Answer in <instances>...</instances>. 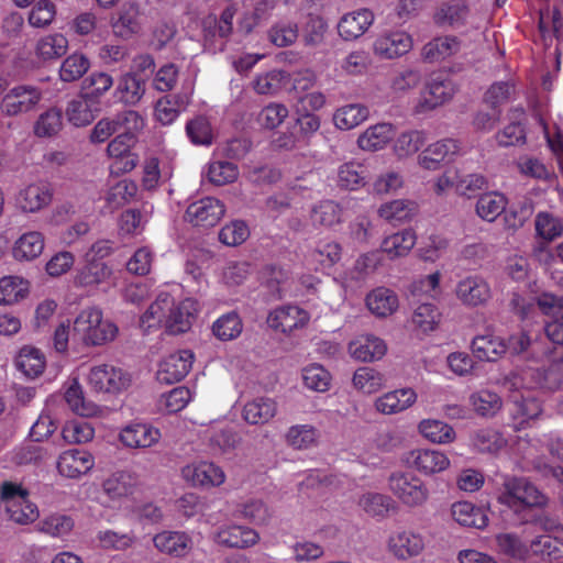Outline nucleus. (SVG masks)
I'll use <instances>...</instances> for the list:
<instances>
[{
    "mask_svg": "<svg viewBox=\"0 0 563 563\" xmlns=\"http://www.w3.org/2000/svg\"><path fill=\"white\" fill-rule=\"evenodd\" d=\"M118 333V325L104 318L99 307L89 306L77 313L71 328L69 322L58 324L54 332V346L60 353L67 350L69 342L98 347L112 342Z\"/></svg>",
    "mask_w": 563,
    "mask_h": 563,
    "instance_id": "obj_1",
    "label": "nucleus"
},
{
    "mask_svg": "<svg viewBox=\"0 0 563 563\" xmlns=\"http://www.w3.org/2000/svg\"><path fill=\"white\" fill-rule=\"evenodd\" d=\"M198 310L197 301L186 298L176 302L168 291H161L155 301L141 316L140 327L144 332L165 328L168 333L186 332Z\"/></svg>",
    "mask_w": 563,
    "mask_h": 563,
    "instance_id": "obj_2",
    "label": "nucleus"
},
{
    "mask_svg": "<svg viewBox=\"0 0 563 563\" xmlns=\"http://www.w3.org/2000/svg\"><path fill=\"white\" fill-rule=\"evenodd\" d=\"M504 386L510 393L512 428L520 431L542 412L540 401L531 391L542 386V375L532 368L512 372L505 378Z\"/></svg>",
    "mask_w": 563,
    "mask_h": 563,
    "instance_id": "obj_3",
    "label": "nucleus"
},
{
    "mask_svg": "<svg viewBox=\"0 0 563 563\" xmlns=\"http://www.w3.org/2000/svg\"><path fill=\"white\" fill-rule=\"evenodd\" d=\"M498 503L515 511L528 508L543 507L547 496L528 478L506 476L497 496Z\"/></svg>",
    "mask_w": 563,
    "mask_h": 563,
    "instance_id": "obj_4",
    "label": "nucleus"
},
{
    "mask_svg": "<svg viewBox=\"0 0 563 563\" xmlns=\"http://www.w3.org/2000/svg\"><path fill=\"white\" fill-rule=\"evenodd\" d=\"M388 488L399 503L409 509L424 507L430 498L428 485L410 472H393L388 477Z\"/></svg>",
    "mask_w": 563,
    "mask_h": 563,
    "instance_id": "obj_5",
    "label": "nucleus"
},
{
    "mask_svg": "<svg viewBox=\"0 0 563 563\" xmlns=\"http://www.w3.org/2000/svg\"><path fill=\"white\" fill-rule=\"evenodd\" d=\"M426 547V537L412 528L398 527L391 530L386 539L387 553L399 562L420 556Z\"/></svg>",
    "mask_w": 563,
    "mask_h": 563,
    "instance_id": "obj_6",
    "label": "nucleus"
},
{
    "mask_svg": "<svg viewBox=\"0 0 563 563\" xmlns=\"http://www.w3.org/2000/svg\"><path fill=\"white\" fill-rule=\"evenodd\" d=\"M87 384L97 393L120 394L131 385V375L121 367L112 364H97L86 373Z\"/></svg>",
    "mask_w": 563,
    "mask_h": 563,
    "instance_id": "obj_7",
    "label": "nucleus"
},
{
    "mask_svg": "<svg viewBox=\"0 0 563 563\" xmlns=\"http://www.w3.org/2000/svg\"><path fill=\"white\" fill-rule=\"evenodd\" d=\"M0 497L12 521L19 525H27L38 518L36 505L29 500L27 492L20 485L11 482L3 483Z\"/></svg>",
    "mask_w": 563,
    "mask_h": 563,
    "instance_id": "obj_8",
    "label": "nucleus"
},
{
    "mask_svg": "<svg viewBox=\"0 0 563 563\" xmlns=\"http://www.w3.org/2000/svg\"><path fill=\"white\" fill-rule=\"evenodd\" d=\"M43 99V90L33 85H16L10 88L0 101V111L5 117H19L35 111Z\"/></svg>",
    "mask_w": 563,
    "mask_h": 563,
    "instance_id": "obj_9",
    "label": "nucleus"
},
{
    "mask_svg": "<svg viewBox=\"0 0 563 563\" xmlns=\"http://www.w3.org/2000/svg\"><path fill=\"white\" fill-rule=\"evenodd\" d=\"M136 478L129 472H118L109 476L103 483L97 498L98 503L111 509H121L129 497L135 492Z\"/></svg>",
    "mask_w": 563,
    "mask_h": 563,
    "instance_id": "obj_10",
    "label": "nucleus"
},
{
    "mask_svg": "<svg viewBox=\"0 0 563 563\" xmlns=\"http://www.w3.org/2000/svg\"><path fill=\"white\" fill-rule=\"evenodd\" d=\"M401 461L424 476L443 473L451 466L446 453L437 449L410 450L402 455Z\"/></svg>",
    "mask_w": 563,
    "mask_h": 563,
    "instance_id": "obj_11",
    "label": "nucleus"
},
{
    "mask_svg": "<svg viewBox=\"0 0 563 563\" xmlns=\"http://www.w3.org/2000/svg\"><path fill=\"white\" fill-rule=\"evenodd\" d=\"M118 439L126 449L146 450L158 444L162 433L150 422L134 420L120 429Z\"/></svg>",
    "mask_w": 563,
    "mask_h": 563,
    "instance_id": "obj_12",
    "label": "nucleus"
},
{
    "mask_svg": "<svg viewBox=\"0 0 563 563\" xmlns=\"http://www.w3.org/2000/svg\"><path fill=\"white\" fill-rule=\"evenodd\" d=\"M180 474L186 483L206 489L220 487L227 479L221 466L205 460L188 463L181 468Z\"/></svg>",
    "mask_w": 563,
    "mask_h": 563,
    "instance_id": "obj_13",
    "label": "nucleus"
},
{
    "mask_svg": "<svg viewBox=\"0 0 563 563\" xmlns=\"http://www.w3.org/2000/svg\"><path fill=\"white\" fill-rule=\"evenodd\" d=\"M113 268L104 262L86 261V265L77 271L74 285L79 288L95 290L100 286L114 285Z\"/></svg>",
    "mask_w": 563,
    "mask_h": 563,
    "instance_id": "obj_14",
    "label": "nucleus"
},
{
    "mask_svg": "<svg viewBox=\"0 0 563 563\" xmlns=\"http://www.w3.org/2000/svg\"><path fill=\"white\" fill-rule=\"evenodd\" d=\"M195 355L189 350L174 352L159 363L157 379L161 383L174 384L181 380L190 372Z\"/></svg>",
    "mask_w": 563,
    "mask_h": 563,
    "instance_id": "obj_15",
    "label": "nucleus"
},
{
    "mask_svg": "<svg viewBox=\"0 0 563 563\" xmlns=\"http://www.w3.org/2000/svg\"><path fill=\"white\" fill-rule=\"evenodd\" d=\"M455 296L462 305L474 308L485 305L492 297V290L485 278L470 275L459 280Z\"/></svg>",
    "mask_w": 563,
    "mask_h": 563,
    "instance_id": "obj_16",
    "label": "nucleus"
},
{
    "mask_svg": "<svg viewBox=\"0 0 563 563\" xmlns=\"http://www.w3.org/2000/svg\"><path fill=\"white\" fill-rule=\"evenodd\" d=\"M310 320V314L299 306H282L267 317L268 325L283 333H291L295 330L305 328Z\"/></svg>",
    "mask_w": 563,
    "mask_h": 563,
    "instance_id": "obj_17",
    "label": "nucleus"
},
{
    "mask_svg": "<svg viewBox=\"0 0 563 563\" xmlns=\"http://www.w3.org/2000/svg\"><path fill=\"white\" fill-rule=\"evenodd\" d=\"M418 394L411 387H402L386 391L374 400V409L384 416L398 415L411 408Z\"/></svg>",
    "mask_w": 563,
    "mask_h": 563,
    "instance_id": "obj_18",
    "label": "nucleus"
},
{
    "mask_svg": "<svg viewBox=\"0 0 563 563\" xmlns=\"http://www.w3.org/2000/svg\"><path fill=\"white\" fill-rule=\"evenodd\" d=\"M214 541L228 548L247 549L258 543L260 533L251 527L230 523L217 530Z\"/></svg>",
    "mask_w": 563,
    "mask_h": 563,
    "instance_id": "obj_19",
    "label": "nucleus"
},
{
    "mask_svg": "<svg viewBox=\"0 0 563 563\" xmlns=\"http://www.w3.org/2000/svg\"><path fill=\"white\" fill-rule=\"evenodd\" d=\"M93 466V455L81 449L66 450L57 460V470L59 474L68 478H79L89 473Z\"/></svg>",
    "mask_w": 563,
    "mask_h": 563,
    "instance_id": "obj_20",
    "label": "nucleus"
},
{
    "mask_svg": "<svg viewBox=\"0 0 563 563\" xmlns=\"http://www.w3.org/2000/svg\"><path fill=\"white\" fill-rule=\"evenodd\" d=\"M154 547L163 554L172 558H185L192 548V538L185 531L164 530L153 538Z\"/></svg>",
    "mask_w": 563,
    "mask_h": 563,
    "instance_id": "obj_21",
    "label": "nucleus"
},
{
    "mask_svg": "<svg viewBox=\"0 0 563 563\" xmlns=\"http://www.w3.org/2000/svg\"><path fill=\"white\" fill-rule=\"evenodd\" d=\"M347 350L355 361L371 363L383 358L387 352V345L376 335L361 334L349 343Z\"/></svg>",
    "mask_w": 563,
    "mask_h": 563,
    "instance_id": "obj_22",
    "label": "nucleus"
},
{
    "mask_svg": "<svg viewBox=\"0 0 563 563\" xmlns=\"http://www.w3.org/2000/svg\"><path fill=\"white\" fill-rule=\"evenodd\" d=\"M441 319L442 312L434 302L417 300L413 305L410 323L418 333L429 334L438 329Z\"/></svg>",
    "mask_w": 563,
    "mask_h": 563,
    "instance_id": "obj_23",
    "label": "nucleus"
},
{
    "mask_svg": "<svg viewBox=\"0 0 563 563\" xmlns=\"http://www.w3.org/2000/svg\"><path fill=\"white\" fill-rule=\"evenodd\" d=\"M460 152L461 145L457 140L443 139L429 145L419 155V163L426 169H437L441 162L452 159Z\"/></svg>",
    "mask_w": 563,
    "mask_h": 563,
    "instance_id": "obj_24",
    "label": "nucleus"
},
{
    "mask_svg": "<svg viewBox=\"0 0 563 563\" xmlns=\"http://www.w3.org/2000/svg\"><path fill=\"white\" fill-rule=\"evenodd\" d=\"M374 14L368 9H360L344 14L338 23L339 35L345 40H356L372 25Z\"/></svg>",
    "mask_w": 563,
    "mask_h": 563,
    "instance_id": "obj_25",
    "label": "nucleus"
},
{
    "mask_svg": "<svg viewBox=\"0 0 563 563\" xmlns=\"http://www.w3.org/2000/svg\"><path fill=\"white\" fill-rule=\"evenodd\" d=\"M360 508L369 517L380 521L398 510L397 503L383 493L367 492L358 499Z\"/></svg>",
    "mask_w": 563,
    "mask_h": 563,
    "instance_id": "obj_26",
    "label": "nucleus"
},
{
    "mask_svg": "<svg viewBox=\"0 0 563 563\" xmlns=\"http://www.w3.org/2000/svg\"><path fill=\"white\" fill-rule=\"evenodd\" d=\"M140 18L139 3L135 1L125 3L119 11L118 18L111 24L114 35L122 40H129L137 34L142 29Z\"/></svg>",
    "mask_w": 563,
    "mask_h": 563,
    "instance_id": "obj_27",
    "label": "nucleus"
},
{
    "mask_svg": "<svg viewBox=\"0 0 563 563\" xmlns=\"http://www.w3.org/2000/svg\"><path fill=\"white\" fill-rule=\"evenodd\" d=\"M545 449L543 434L527 433L509 438V453L527 462L534 463Z\"/></svg>",
    "mask_w": 563,
    "mask_h": 563,
    "instance_id": "obj_28",
    "label": "nucleus"
},
{
    "mask_svg": "<svg viewBox=\"0 0 563 563\" xmlns=\"http://www.w3.org/2000/svg\"><path fill=\"white\" fill-rule=\"evenodd\" d=\"M277 401L267 396H258L249 400L242 411L243 419L250 424H264L277 413Z\"/></svg>",
    "mask_w": 563,
    "mask_h": 563,
    "instance_id": "obj_29",
    "label": "nucleus"
},
{
    "mask_svg": "<svg viewBox=\"0 0 563 563\" xmlns=\"http://www.w3.org/2000/svg\"><path fill=\"white\" fill-rule=\"evenodd\" d=\"M525 120L522 109H512L510 123L495 135L497 144L501 147L525 145L527 142Z\"/></svg>",
    "mask_w": 563,
    "mask_h": 563,
    "instance_id": "obj_30",
    "label": "nucleus"
},
{
    "mask_svg": "<svg viewBox=\"0 0 563 563\" xmlns=\"http://www.w3.org/2000/svg\"><path fill=\"white\" fill-rule=\"evenodd\" d=\"M30 282L19 275L0 278V306L10 307L24 300L30 294Z\"/></svg>",
    "mask_w": 563,
    "mask_h": 563,
    "instance_id": "obj_31",
    "label": "nucleus"
},
{
    "mask_svg": "<svg viewBox=\"0 0 563 563\" xmlns=\"http://www.w3.org/2000/svg\"><path fill=\"white\" fill-rule=\"evenodd\" d=\"M410 35L405 32H391L379 36L374 43V51L385 58L399 57L411 48Z\"/></svg>",
    "mask_w": 563,
    "mask_h": 563,
    "instance_id": "obj_32",
    "label": "nucleus"
},
{
    "mask_svg": "<svg viewBox=\"0 0 563 563\" xmlns=\"http://www.w3.org/2000/svg\"><path fill=\"white\" fill-rule=\"evenodd\" d=\"M65 400L71 411L81 417H98L100 406L85 398V393L77 377H74L65 390Z\"/></svg>",
    "mask_w": 563,
    "mask_h": 563,
    "instance_id": "obj_33",
    "label": "nucleus"
},
{
    "mask_svg": "<svg viewBox=\"0 0 563 563\" xmlns=\"http://www.w3.org/2000/svg\"><path fill=\"white\" fill-rule=\"evenodd\" d=\"M114 84L113 77L104 71H95L86 77L81 82V96L96 104L101 106V100Z\"/></svg>",
    "mask_w": 563,
    "mask_h": 563,
    "instance_id": "obj_34",
    "label": "nucleus"
},
{
    "mask_svg": "<svg viewBox=\"0 0 563 563\" xmlns=\"http://www.w3.org/2000/svg\"><path fill=\"white\" fill-rule=\"evenodd\" d=\"M365 303L376 317L385 318L393 314L399 306L397 295L389 288L377 287L366 295Z\"/></svg>",
    "mask_w": 563,
    "mask_h": 563,
    "instance_id": "obj_35",
    "label": "nucleus"
},
{
    "mask_svg": "<svg viewBox=\"0 0 563 563\" xmlns=\"http://www.w3.org/2000/svg\"><path fill=\"white\" fill-rule=\"evenodd\" d=\"M472 350L481 361L495 362L506 353L507 344L503 338L494 333H485L473 339Z\"/></svg>",
    "mask_w": 563,
    "mask_h": 563,
    "instance_id": "obj_36",
    "label": "nucleus"
},
{
    "mask_svg": "<svg viewBox=\"0 0 563 563\" xmlns=\"http://www.w3.org/2000/svg\"><path fill=\"white\" fill-rule=\"evenodd\" d=\"M419 434L433 444H450L455 441L456 432L449 423L438 419H422L417 426Z\"/></svg>",
    "mask_w": 563,
    "mask_h": 563,
    "instance_id": "obj_37",
    "label": "nucleus"
},
{
    "mask_svg": "<svg viewBox=\"0 0 563 563\" xmlns=\"http://www.w3.org/2000/svg\"><path fill=\"white\" fill-rule=\"evenodd\" d=\"M453 519L461 526L483 529L488 523L487 512L470 501H457L451 507Z\"/></svg>",
    "mask_w": 563,
    "mask_h": 563,
    "instance_id": "obj_38",
    "label": "nucleus"
},
{
    "mask_svg": "<svg viewBox=\"0 0 563 563\" xmlns=\"http://www.w3.org/2000/svg\"><path fill=\"white\" fill-rule=\"evenodd\" d=\"M461 49V42L456 36H441L423 45L421 56L424 62L435 63L443 60Z\"/></svg>",
    "mask_w": 563,
    "mask_h": 563,
    "instance_id": "obj_39",
    "label": "nucleus"
},
{
    "mask_svg": "<svg viewBox=\"0 0 563 563\" xmlns=\"http://www.w3.org/2000/svg\"><path fill=\"white\" fill-rule=\"evenodd\" d=\"M14 365L27 378L40 376L46 365L43 352L33 346H23L14 360Z\"/></svg>",
    "mask_w": 563,
    "mask_h": 563,
    "instance_id": "obj_40",
    "label": "nucleus"
},
{
    "mask_svg": "<svg viewBox=\"0 0 563 563\" xmlns=\"http://www.w3.org/2000/svg\"><path fill=\"white\" fill-rule=\"evenodd\" d=\"M44 251V238L40 232L23 233L13 244L12 256L19 262L37 258Z\"/></svg>",
    "mask_w": 563,
    "mask_h": 563,
    "instance_id": "obj_41",
    "label": "nucleus"
},
{
    "mask_svg": "<svg viewBox=\"0 0 563 563\" xmlns=\"http://www.w3.org/2000/svg\"><path fill=\"white\" fill-rule=\"evenodd\" d=\"M395 129L391 123H377L367 128L357 139L360 148L375 152L382 150L393 139Z\"/></svg>",
    "mask_w": 563,
    "mask_h": 563,
    "instance_id": "obj_42",
    "label": "nucleus"
},
{
    "mask_svg": "<svg viewBox=\"0 0 563 563\" xmlns=\"http://www.w3.org/2000/svg\"><path fill=\"white\" fill-rule=\"evenodd\" d=\"M453 92V86L450 80L440 79L439 77L432 78L422 95L419 106L423 111L432 110L450 100Z\"/></svg>",
    "mask_w": 563,
    "mask_h": 563,
    "instance_id": "obj_43",
    "label": "nucleus"
},
{
    "mask_svg": "<svg viewBox=\"0 0 563 563\" xmlns=\"http://www.w3.org/2000/svg\"><path fill=\"white\" fill-rule=\"evenodd\" d=\"M20 198L22 211H40L51 203L53 190L46 183L32 184L21 191Z\"/></svg>",
    "mask_w": 563,
    "mask_h": 563,
    "instance_id": "obj_44",
    "label": "nucleus"
},
{
    "mask_svg": "<svg viewBox=\"0 0 563 563\" xmlns=\"http://www.w3.org/2000/svg\"><path fill=\"white\" fill-rule=\"evenodd\" d=\"M115 92L120 95V100L124 104L134 107L145 93V79L135 73H126L121 76Z\"/></svg>",
    "mask_w": 563,
    "mask_h": 563,
    "instance_id": "obj_45",
    "label": "nucleus"
},
{
    "mask_svg": "<svg viewBox=\"0 0 563 563\" xmlns=\"http://www.w3.org/2000/svg\"><path fill=\"white\" fill-rule=\"evenodd\" d=\"M472 445L482 453H498L506 449L509 451V438L493 429H483L472 435Z\"/></svg>",
    "mask_w": 563,
    "mask_h": 563,
    "instance_id": "obj_46",
    "label": "nucleus"
},
{
    "mask_svg": "<svg viewBox=\"0 0 563 563\" xmlns=\"http://www.w3.org/2000/svg\"><path fill=\"white\" fill-rule=\"evenodd\" d=\"M386 379L383 373L372 367L357 368L352 377L353 387L363 395H373L382 390Z\"/></svg>",
    "mask_w": 563,
    "mask_h": 563,
    "instance_id": "obj_47",
    "label": "nucleus"
},
{
    "mask_svg": "<svg viewBox=\"0 0 563 563\" xmlns=\"http://www.w3.org/2000/svg\"><path fill=\"white\" fill-rule=\"evenodd\" d=\"M68 49V40L60 33L42 36L35 46L36 56L43 62L60 58Z\"/></svg>",
    "mask_w": 563,
    "mask_h": 563,
    "instance_id": "obj_48",
    "label": "nucleus"
},
{
    "mask_svg": "<svg viewBox=\"0 0 563 563\" xmlns=\"http://www.w3.org/2000/svg\"><path fill=\"white\" fill-rule=\"evenodd\" d=\"M417 236L411 230H404L386 236L379 251L386 253L390 258L406 256L415 246Z\"/></svg>",
    "mask_w": 563,
    "mask_h": 563,
    "instance_id": "obj_49",
    "label": "nucleus"
},
{
    "mask_svg": "<svg viewBox=\"0 0 563 563\" xmlns=\"http://www.w3.org/2000/svg\"><path fill=\"white\" fill-rule=\"evenodd\" d=\"M301 380L306 388L316 393H325L331 387L332 376L330 372L318 363H311L302 367Z\"/></svg>",
    "mask_w": 563,
    "mask_h": 563,
    "instance_id": "obj_50",
    "label": "nucleus"
},
{
    "mask_svg": "<svg viewBox=\"0 0 563 563\" xmlns=\"http://www.w3.org/2000/svg\"><path fill=\"white\" fill-rule=\"evenodd\" d=\"M101 108L92 104L80 95L79 98L68 102L66 114L70 123L75 126H85L90 124Z\"/></svg>",
    "mask_w": 563,
    "mask_h": 563,
    "instance_id": "obj_51",
    "label": "nucleus"
},
{
    "mask_svg": "<svg viewBox=\"0 0 563 563\" xmlns=\"http://www.w3.org/2000/svg\"><path fill=\"white\" fill-rule=\"evenodd\" d=\"M319 431L311 424H295L286 432V442L294 449L308 450L318 444Z\"/></svg>",
    "mask_w": 563,
    "mask_h": 563,
    "instance_id": "obj_52",
    "label": "nucleus"
},
{
    "mask_svg": "<svg viewBox=\"0 0 563 563\" xmlns=\"http://www.w3.org/2000/svg\"><path fill=\"white\" fill-rule=\"evenodd\" d=\"M367 107L352 103L338 109L333 114V122L340 130H351L367 119Z\"/></svg>",
    "mask_w": 563,
    "mask_h": 563,
    "instance_id": "obj_53",
    "label": "nucleus"
},
{
    "mask_svg": "<svg viewBox=\"0 0 563 563\" xmlns=\"http://www.w3.org/2000/svg\"><path fill=\"white\" fill-rule=\"evenodd\" d=\"M470 404L474 411L483 417L495 416L503 407L500 396L489 389H481L470 396Z\"/></svg>",
    "mask_w": 563,
    "mask_h": 563,
    "instance_id": "obj_54",
    "label": "nucleus"
},
{
    "mask_svg": "<svg viewBox=\"0 0 563 563\" xmlns=\"http://www.w3.org/2000/svg\"><path fill=\"white\" fill-rule=\"evenodd\" d=\"M90 68L89 58L82 53H73L67 56L59 67V78L64 82L79 80Z\"/></svg>",
    "mask_w": 563,
    "mask_h": 563,
    "instance_id": "obj_55",
    "label": "nucleus"
},
{
    "mask_svg": "<svg viewBox=\"0 0 563 563\" xmlns=\"http://www.w3.org/2000/svg\"><path fill=\"white\" fill-rule=\"evenodd\" d=\"M468 7L463 1H452L442 4L434 14V21L440 26H456L464 22Z\"/></svg>",
    "mask_w": 563,
    "mask_h": 563,
    "instance_id": "obj_56",
    "label": "nucleus"
},
{
    "mask_svg": "<svg viewBox=\"0 0 563 563\" xmlns=\"http://www.w3.org/2000/svg\"><path fill=\"white\" fill-rule=\"evenodd\" d=\"M243 330V323L236 312H228L219 317L212 324V332L221 341L236 339Z\"/></svg>",
    "mask_w": 563,
    "mask_h": 563,
    "instance_id": "obj_57",
    "label": "nucleus"
},
{
    "mask_svg": "<svg viewBox=\"0 0 563 563\" xmlns=\"http://www.w3.org/2000/svg\"><path fill=\"white\" fill-rule=\"evenodd\" d=\"M427 142L426 132L410 130L402 132L394 143V151L400 158L416 154Z\"/></svg>",
    "mask_w": 563,
    "mask_h": 563,
    "instance_id": "obj_58",
    "label": "nucleus"
},
{
    "mask_svg": "<svg viewBox=\"0 0 563 563\" xmlns=\"http://www.w3.org/2000/svg\"><path fill=\"white\" fill-rule=\"evenodd\" d=\"M63 126V113L57 108H51L41 113L34 123L33 131L38 137L56 135Z\"/></svg>",
    "mask_w": 563,
    "mask_h": 563,
    "instance_id": "obj_59",
    "label": "nucleus"
},
{
    "mask_svg": "<svg viewBox=\"0 0 563 563\" xmlns=\"http://www.w3.org/2000/svg\"><path fill=\"white\" fill-rule=\"evenodd\" d=\"M366 177V168L356 162L341 165L338 169V185L341 188L355 190L363 186Z\"/></svg>",
    "mask_w": 563,
    "mask_h": 563,
    "instance_id": "obj_60",
    "label": "nucleus"
},
{
    "mask_svg": "<svg viewBox=\"0 0 563 563\" xmlns=\"http://www.w3.org/2000/svg\"><path fill=\"white\" fill-rule=\"evenodd\" d=\"M298 34L299 30L296 22L280 20L271 26L268 38L277 47H287L297 41Z\"/></svg>",
    "mask_w": 563,
    "mask_h": 563,
    "instance_id": "obj_61",
    "label": "nucleus"
},
{
    "mask_svg": "<svg viewBox=\"0 0 563 563\" xmlns=\"http://www.w3.org/2000/svg\"><path fill=\"white\" fill-rule=\"evenodd\" d=\"M62 435L67 443H87L93 439L95 428L88 421L73 419L65 423L62 429Z\"/></svg>",
    "mask_w": 563,
    "mask_h": 563,
    "instance_id": "obj_62",
    "label": "nucleus"
},
{
    "mask_svg": "<svg viewBox=\"0 0 563 563\" xmlns=\"http://www.w3.org/2000/svg\"><path fill=\"white\" fill-rule=\"evenodd\" d=\"M440 280L441 274L439 272H434L415 280L411 285L410 291L413 297L418 298V300H421L423 297L437 300L440 298L442 292Z\"/></svg>",
    "mask_w": 563,
    "mask_h": 563,
    "instance_id": "obj_63",
    "label": "nucleus"
},
{
    "mask_svg": "<svg viewBox=\"0 0 563 563\" xmlns=\"http://www.w3.org/2000/svg\"><path fill=\"white\" fill-rule=\"evenodd\" d=\"M533 553L550 560L563 559V539L559 536L543 534L531 541Z\"/></svg>",
    "mask_w": 563,
    "mask_h": 563,
    "instance_id": "obj_64",
    "label": "nucleus"
}]
</instances>
